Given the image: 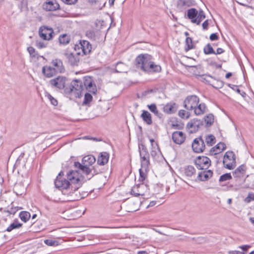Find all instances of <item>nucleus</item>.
<instances>
[{
  "instance_id": "nucleus-1",
  "label": "nucleus",
  "mask_w": 254,
  "mask_h": 254,
  "mask_svg": "<svg viewBox=\"0 0 254 254\" xmlns=\"http://www.w3.org/2000/svg\"><path fill=\"white\" fill-rule=\"evenodd\" d=\"M85 182L84 176H57L55 185L64 194L78 200L83 197L78 190Z\"/></svg>"
},
{
  "instance_id": "nucleus-2",
  "label": "nucleus",
  "mask_w": 254,
  "mask_h": 254,
  "mask_svg": "<svg viewBox=\"0 0 254 254\" xmlns=\"http://www.w3.org/2000/svg\"><path fill=\"white\" fill-rule=\"evenodd\" d=\"M134 181L135 185L130 191L131 194L134 196H141L143 198L147 199L155 193H159L161 190V185L157 184L153 192H150L148 189L146 176H135Z\"/></svg>"
},
{
  "instance_id": "nucleus-3",
  "label": "nucleus",
  "mask_w": 254,
  "mask_h": 254,
  "mask_svg": "<svg viewBox=\"0 0 254 254\" xmlns=\"http://www.w3.org/2000/svg\"><path fill=\"white\" fill-rule=\"evenodd\" d=\"M96 161L95 157L91 155L84 156L82 159V163L78 162H75L74 163L75 170H70L65 172V169L63 168L58 174V175H64L65 173L66 175H72L77 174H89L91 172L90 168Z\"/></svg>"
},
{
  "instance_id": "nucleus-4",
  "label": "nucleus",
  "mask_w": 254,
  "mask_h": 254,
  "mask_svg": "<svg viewBox=\"0 0 254 254\" xmlns=\"http://www.w3.org/2000/svg\"><path fill=\"white\" fill-rule=\"evenodd\" d=\"M187 16L191 23L199 25L205 18V14L202 10L198 11L195 8H191L188 10Z\"/></svg>"
},
{
  "instance_id": "nucleus-5",
  "label": "nucleus",
  "mask_w": 254,
  "mask_h": 254,
  "mask_svg": "<svg viewBox=\"0 0 254 254\" xmlns=\"http://www.w3.org/2000/svg\"><path fill=\"white\" fill-rule=\"evenodd\" d=\"M92 49V46L86 40L80 41L78 44L74 46V50L81 55H85L89 54Z\"/></svg>"
},
{
  "instance_id": "nucleus-6",
  "label": "nucleus",
  "mask_w": 254,
  "mask_h": 254,
  "mask_svg": "<svg viewBox=\"0 0 254 254\" xmlns=\"http://www.w3.org/2000/svg\"><path fill=\"white\" fill-rule=\"evenodd\" d=\"M83 90V85L81 80H73L70 84V92L73 93L76 97L79 98Z\"/></svg>"
},
{
  "instance_id": "nucleus-7",
  "label": "nucleus",
  "mask_w": 254,
  "mask_h": 254,
  "mask_svg": "<svg viewBox=\"0 0 254 254\" xmlns=\"http://www.w3.org/2000/svg\"><path fill=\"white\" fill-rule=\"evenodd\" d=\"M224 166L230 170L234 169L236 165L235 155L232 151H227L225 153L223 158Z\"/></svg>"
},
{
  "instance_id": "nucleus-8",
  "label": "nucleus",
  "mask_w": 254,
  "mask_h": 254,
  "mask_svg": "<svg viewBox=\"0 0 254 254\" xmlns=\"http://www.w3.org/2000/svg\"><path fill=\"white\" fill-rule=\"evenodd\" d=\"M39 34L42 39L49 41L53 37L54 31L52 28L42 26L39 28Z\"/></svg>"
},
{
  "instance_id": "nucleus-9",
  "label": "nucleus",
  "mask_w": 254,
  "mask_h": 254,
  "mask_svg": "<svg viewBox=\"0 0 254 254\" xmlns=\"http://www.w3.org/2000/svg\"><path fill=\"white\" fill-rule=\"evenodd\" d=\"M198 103L199 99L196 96H189L184 101V107L187 110H193Z\"/></svg>"
},
{
  "instance_id": "nucleus-10",
  "label": "nucleus",
  "mask_w": 254,
  "mask_h": 254,
  "mask_svg": "<svg viewBox=\"0 0 254 254\" xmlns=\"http://www.w3.org/2000/svg\"><path fill=\"white\" fill-rule=\"evenodd\" d=\"M202 126V122L200 120L194 119L188 123L187 128L190 133H192L196 132Z\"/></svg>"
},
{
  "instance_id": "nucleus-11",
  "label": "nucleus",
  "mask_w": 254,
  "mask_h": 254,
  "mask_svg": "<svg viewBox=\"0 0 254 254\" xmlns=\"http://www.w3.org/2000/svg\"><path fill=\"white\" fill-rule=\"evenodd\" d=\"M145 66L146 67V68H143V71L146 72H159L161 70V66L158 64H155L152 61V58L151 56L149 60H148Z\"/></svg>"
},
{
  "instance_id": "nucleus-12",
  "label": "nucleus",
  "mask_w": 254,
  "mask_h": 254,
  "mask_svg": "<svg viewBox=\"0 0 254 254\" xmlns=\"http://www.w3.org/2000/svg\"><path fill=\"white\" fill-rule=\"evenodd\" d=\"M64 55L70 64L72 65L77 64L79 61V55H81L80 54H78V52L75 50L74 52L66 51Z\"/></svg>"
},
{
  "instance_id": "nucleus-13",
  "label": "nucleus",
  "mask_w": 254,
  "mask_h": 254,
  "mask_svg": "<svg viewBox=\"0 0 254 254\" xmlns=\"http://www.w3.org/2000/svg\"><path fill=\"white\" fill-rule=\"evenodd\" d=\"M149 58H150V55L147 54L140 55L137 56L135 59L136 67L142 70H143V68H146L145 65L148 60H149Z\"/></svg>"
},
{
  "instance_id": "nucleus-14",
  "label": "nucleus",
  "mask_w": 254,
  "mask_h": 254,
  "mask_svg": "<svg viewBox=\"0 0 254 254\" xmlns=\"http://www.w3.org/2000/svg\"><path fill=\"white\" fill-rule=\"evenodd\" d=\"M204 142L201 137L196 138L194 139L192 143V148L196 153L202 152L205 149Z\"/></svg>"
},
{
  "instance_id": "nucleus-15",
  "label": "nucleus",
  "mask_w": 254,
  "mask_h": 254,
  "mask_svg": "<svg viewBox=\"0 0 254 254\" xmlns=\"http://www.w3.org/2000/svg\"><path fill=\"white\" fill-rule=\"evenodd\" d=\"M83 88L86 89L90 92L95 94L97 91L96 86L93 82V80L90 77L86 76L84 78Z\"/></svg>"
},
{
  "instance_id": "nucleus-16",
  "label": "nucleus",
  "mask_w": 254,
  "mask_h": 254,
  "mask_svg": "<svg viewBox=\"0 0 254 254\" xmlns=\"http://www.w3.org/2000/svg\"><path fill=\"white\" fill-rule=\"evenodd\" d=\"M66 78L64 76L58 77L50 80V84L54 87L59 89H63L65 84Z\"/></svg>"
},
{
  "instance_id": "nucleus-17",
  "label": "nucleus",
  "mask_w": 254,
  "mask_h": 254,
  "mask_svg": "<svg viewBox=\"0 0 254 254\" xmlns=\"http://www.w3.org/2000/svg\"><path fill=\"white\" fill-rule=\"evenodd\" d=\"M149 156L140 157L141 168L139 169V175H146L148 173Z\"/></svg>"
},
{
  "instance_id": "nucleus-18",
  "label": "nucleus",
  "mask_w": 254,
  "mask_h": 254,
  "mask_svg": "<svg viewBox=\"0 0 254 254\" xmlns=\"http://www.w3.org/2000/svg\"><path fill=\"white\" fill-rule=\"evenodd\" d=\"M60 5L56 0H47L43 4L44 8L47 11H54L59 8Z\"/></svg>"
},
{
  "instance_id": "nucleus-19",
  "label": "nucleus",
  "mask_w": 254,
  "mask_h": 254,
  "mask_svg": "<svg viewBox=\"0 0 254 254\" xmlns=\"http://www.w3.org/2000/svg\"><path fill=\"white\" fill-rule=\"evenodd\" d=\"M172 139L175 143L181 144L185 141L186 136L182 131H176L173 133Z\"/></svg>"
},
{
  "instance_id": "nucleus-20",
  "label": "nucleus",
  "mask_w": 254,
  "mask_h": 254,
  "mask_svg": "<svg viewBox=\"0 0 254 254\" xmlns=\"http://www.w3.org/2000/svg\"><path fill=\"white\" fill-rule=\"evenodd\" d=\"M195 2L194 0H179L177 2V7L181 10L185 9L188 7L194 5Z\"/></svg>"
},
{
  "instance_id": "nucleus-21",
  "label": "nucleus",
  "mask_w": 254,
  "mask_h": 254,
  "mask_svg": "<svg viewBox=\"0 0 254 254\" xmlns=\"http://www.w3.org/2000/svg\"><path fill=\"white\" fill-rule=\"evenodd\" d=\"M197 168L199 170H203V173L205 172L206 169V157L198 156L195 161Z\"/></svg>"
},
{
  "instance_id": "nucleus-22",
  "label": "nucleus",
  "mask_w": 254,
  "mask_h": 254,
  "mask_svg": "<svg viewBox=\"0 0 254 254\" xmlns=\"http://www.w3.org/2000/svg\"><path fill=\"white\" fill-rule=\"evenodd\" d=\"M52 67L56 70L57 73H62L64 70L63 63L61 60L55 59L52 62Z\"/></svg>"
},
{
  "instance_id": "nucleus-23",
  "label": "nucleus",
  "mask_w": 254,
  "mask_h": 254,
  "mask_svg": "<svg viewBox=\"0 0 254 254\" xmlns=\"http://www.w3.org/2000/svg\"><path fill=\"white\" fill-rule=\"evenodd\" d=\"M225 148L226 146L224 143L219 142L216 146L211 148L209 151V154L213 155L219 154L222 152Z\"/></svg>"
},
{
  "instance_id": "nucleus-24",
  "label": "nucleus",
  "mask_w": 254,
  "mask_h": 254,
  "mask_svg": "<svg viewBox=\"0 0 254 254\" xmlns=\"http://www.w3.org/2000/svg\"><path fill=\"white\" fill-rule=\"evenodd\" d=\"M42 72L44 75L48 77L51 78L54 76L57 72L51 66H44L42 68Z\"/></svg>"
},
{
  "instance_id": "nucleus-25",
  "label": "nucleus",
  "mask_w": 254,
  "mask_h": 254,
  "mask_svg": "<svg viewBox=\"0 0 254 254\" xmlns=\"http://www.w3.org/2000/svg\"><path fill=\"white\" fill-rule=\"evenodd\" d=\"M100 35V32L94 28H90L86 32V36L92 40H95Z\"/></svg>"
},
{
  "instance_id": "nucleus-26",
  "label": "nucleus",
  "mask_w": 254,
  "mask_h": 254,
  "mask_svg": "<svg viewBox=\"0 0 254 254\" xmlns=\"http://www.w3.org/2000/svg\"><path fill=\"white\" fill-rule=\"evenodd\" d=\"M185 36L187 37L185 41V50L186 51H188L194 48V44L191 38L188 37L189 34L188 32L185 33Z\"/></svg>"
},
{
  "instance_id": "nucleus-27",
  "label": "nucleus",
  "mask_w": 254,
  "mask_h": 254,
  "mask_svg": "<svg viewBox=\"0 0 254 254\" xmlns=\"http://www.w3.org/2000/svg\"><path fill=\"white\" fill-rule=\"evenodd\" d=\"M176 105L174 103H168L163 108L164 112L167 114H172L176 112Z\"/></svg>"
},
{
  "instance_id": "nucleus-28",
  "label": "nucleus",
  "mask_w": 254,
  "mask_h": 254,
  "mask_svg": "<svg viewBox=\"0 0 254 254\" xmlns=\"http://www.w3.org/2000/svg\"><path fill=\"white\" fill-rule=\"evenodd\" d=\"M141 118L147 125H150L152 124L151 115L148 111L143 110L141 115Z\"/></svg>"
},
{
  "instance_id": "nucleus-29",
  "label": "nucleus",
  "mask_w": 254,
  "mask_h": 254,
  "mask_svg": "<svg viewBox=\"0 0 254 254\" xmlns=\"http://www.w3.org/2000/svg\"><path fill=\"white\" fill-rule=\"evenodd\" d=\"M109 154L106 152L101 153V155L98 157L97 163L99 165H104L108 162Z\"/></svg>"
},
{
  "instance_id": "nucleus-30",
  "label": "nucleus",
  "mask_w": 254,
  "mask_h": 254,
  "mask_svg": "<svg viewBox=\"0 0 254 254\" xmlns=\"http://www.w3.org/2000/svg\"><path fill=\"white\" fill-rule=\"evenodd\" d=\"M27 51L30 55V57L33 60H38L41 56L39 55L38 52L36 51L35 49L32 47H29L27 48Z\"/></svg>"
},
{
  "instance_id": "nucleus-31",
  "label": "nucleus",
  "mask_w": 254,
  "mask_h": 254,
  "mask_svg": "<svg viewBox=\"0 0 254 254\" xmlns=\"http://www.w3.org/2000/svg\"><path fill=\"white\" fill-rule=\"evenodd\" d=\"M193 110L195 115H202L205 111V106L204 104H198V105L194 108Z\"/></svg>"
},
{
  "instance_id": "nucleus-32",
  "label": "nucleus",
  "mask_w": 254,
  "mask_h": 254,
  "mask_svg": "<svg viewBox=\"0 0 254 254\" xmlns=\"http://www.w3.org/2000/svg\"><path fill=\"white\" fill-rule=\"evenodd\" d=\"M151 145V155L155 157L160 154V151L157 143H154Z\"/></svg>"
},
{
  "instance_id": "nucleus-33",
  "label": "nucleus",
  "mask_w": 254,
  "mask_h": 254,
  "mask_svg": "<svg viewBox=\"0 0 254 254\" xmlns=\"http://www.w3.org/2000/svg\"><path fill=\"white\" fill-rule=\"evenodd\" d=\"M30 214L27 211H22L19 214V217L21 220L24 222H26L30 218Z\"/></svg>"
},
{
  "instance_id": "nucleus-34",
  "label": "nucleus",
  "mask_w": 254,
  "mask_h": 254,
  "mask_svg": "<svg viewBox=\"0 0 254 254\" xmlns=\"http://www.w3.org/2000/svg\"><path fill=\"white\" fill-rule=\"evenodd\" d=\"M22 226V224L20 223L18 221H15L12 223H11L9 226H8L7 229L6 231L7 232H10L13 229H17L21 227Z\"/></svg>"
},
{
  "instance_id": "nucleus-35",
  "label": "nucleus",
  "mask_w": 254,
  "mask_h": 254,
  "mask_svg": "<svg viewBox=\"0 0 254 254\" xmlns=\"http://www.w3.org/2000/svg\"><path fill=\"white\" fill-rule=\"evenodd\" d=\"M59 40L61 44L63 45H66L69 43L70 38L67 35L64 34L60 36Z\"/></svg>"
},
{
  "instance_id": "nucleus-36",
  "label": "nucleus",
  "mask_w": 254,
  "mask_h": 254,
  "mask_svg": "<svg viewBox=\"0 0 254 254\" xmlns=\"http://www.w3.org/2000/svg\"><path fill=\"white\" fill-rule=\"evenodd\" d=\"M147 107L149 110L152 113H153L156 116H159V112L157 110L156 106L155 104H153L151 105H147Z\"/></svg>"
},
{
  "instance_id": "nucleus-37",
  "label": "nucleus",
  "mask_w": 254,
  "mask_h": 254,
  "mask_svg": "<svg viewBox=\"0 0 254 254\" xmlns=\"http://www.w3.org/2000/svg\"><path fill=\"white\" fill-rule=\"evenodd\" d=\"M89 2L92 5H94L96 8L101 9L105 6V2L103 1L102 3H100L98 5H97V1L96 0H89Z\"/></svg>"
},
{
  "instance_id": "nucleus-38",
  "label": "nucleus",
  "mask_w": 254,
  "mask_h": 254,
  "mask_svg": "<svg viewBox=\"0 0 254 254\" xmlns=\"http://www.w3.org/2000/svg\"><path fill=\"white\" fill-rule=\"evenodd\" d=\"M246 166L244 165H242L235 170V173L236 174H243L246 173Z\"/></svg>"
},
{
  "instance_id": "nucleus-39",
  "label": "nucleus",
  "mask_w": 254,
  "mask_h": 254,
  "mask_svg": "<svg viewBox=\"0 0 254 254\" xmlns=\"http://www.w3.org/2000/svg\"><path fill=\"white\" fill-rule=\"evenodd\" d=\"M126 67L125 64L122 63H119L117 64L115 70L117 72H124V68Z\"/></svg>"
},
{
  "instance_id": "nucleus-40",
  "label": "nucleus",
  "mask_w": 254,
  "mask_h": 254,
  "mask_svg": "<svg viewBox=\"0 0 254 254\" xmlns=\"http://www.w3.org/2000/svg\"><path fill=\"white\" fill-rule=\"evenodd\" d=\"M44 243L49 246H55L59 245V243L57 241L53 239L45 240Z\"/></svg>"
},
{
  "instance_id": "nucleus-41",
  "label": "nucleus",
  "mask_w": 254,
  "mask_h": 254,
  "mask_svg": "<svg viewBox=\"0 0 254 254\" xmlns=\"http://www.w3.org/2000/svg\"><path fill=\"white\" fill-rule=\"evenodd\" d=\"M216 143L215 137L213 135H207V144L212 146Z\"/></svg>"
},
{
  "instance_id": "nucleus-42",
  "label": "nucleus",
  "mask_w": 254,
  "mask_h": 254,
  "mask_svg": "<svg viewBox=\"0 0 254 254\" xmlns=\"http://www.w3.org/2000/svg\"><path fill=\"white\" fill-rule=\"evenodd\" d=\"M46 97L48 99V100L51 102V103L54 106H57L58 105L57 100L54 98L49 93H46Z\"/></svg>"
},
{
  "instance_id": "nucleus-43",
  "label": "nucleus",
  "mask_w": 254,
  "mask_h": 254,
  "mask_svg": "<svg viewBox=\"0 0 254 254\" xmlns=\"http://www.w3.org/2000/svg\"><path fill=\"white\" fill-rule=\"evenodd\" d=\"M195 169L192 166H189L185 169L186 175H193L195 173Z\"/></svg>"
},
{
  "instance_id": "nucleus-44",
  "label": "nucleus",
  "mask_w": 254,
  "mask_h": 254,
  "mask_svg": "<svg viewBox=\"0 0 254 254\" xmlns=\"http://www.w3.org/2000/svg\"><path fill=\"white\" fill-rule=\"evenodd\" d=\"M141 202V201H140L139 202L133 203L132 206H131L130 208H127V211L128 212H133L136 211L138 210L139 205Z\"/></svg>"
},
{
  "instance_id": "nucleus-45",
  "label": "nucleus",
  "mask_w": 254,
  "mask_h": 254,
  "mask_svg": "<svg viewBox=\"0 0 254 254\" xmlns=\"http://www.w3.org/2000/svg\"><path fill=\"white\" fill-rule=\"evenodd\" d=\"M92 100V96L89 93H86L84 95V99L83 101L84 104H87L89 103Z\"/></svg>"
},
{
  "instance_id": "nucleus-46",
  "label": "nucleus",
  "mask_w": 254,
  "mask_h": 254,
  "mask_svg": "<svg viewBox=\"0 0 254 254\" xmlns=\"http://www.w3.org/2000/svg\"><path fill=\"white\" fill-rule=\"evenodd\" d=\"M214 115L212 114L207 115V127L210 126L214 122Z\"/></svg>"
},
{
  "instance_id": "nucleus-47",
  "label": "nucleus",
  "mask_w": 254,
  "mask_h": 254,
  "mask_svg": "<svg viewBox=\"0 0 254 254\" xmlns=\"http://www.w3.org/2000/svg\"><path fill=\"white\" fill-rule=\"evenodd\" d=\"M244 201L246 203H250L252 201H254V193H249Z\"/></svg>"
},
{
  "instance_id": "nucleus-48",
  "label": "nucleus",
  "mask_w": 254,
  "mask_h": 254,
  "mask_svg": "<svg viewBox=\"0 0 254 254\" xmlns=\"http://www.w3.org/2000/svg\"><path fill=\"white\" fill-rule=\"evenodd\" d=\"M179 116L183 119H188L189 117L188 112L185 110H181L179 112Z\"/></svg>"
},
{
  "instance_id": "nucleus-49",
  "label": "nucleus",
  "mask_w": 254,
  "mask_h": 254,
  "mask_svg": "<svg viewBox=\"0 0 254 254\" xmlns=\"http://www.w3.org/2000/svg\"><path fill=\"white\" fill-rule=\"evenodd\" d=\"M207 83H209V84L212 85L213 87L216 88H221L223 85L222 82L221 81H216V84H211L210 83L209 81L207 80Z\"/></svg>"
},
{
  "instance_id": "nucleus-50",
  "label": "nucleus",
  "mask_w": 254,
  "mask_h": 254,
  "mask_svg": "<svg viewBox=\"0 0 254 254\" xmlns=\"http://www.w3.org/2000/svg\"><path fill=\"white\" fill-rule=\"evenodd\" d=\"M149 154L148 152L147 151L146 149L144 148V147H142V148L140 150V156L143 157L144 156H148Z\"/></svg>"
},
{
  "instance_id": "nucleus-51",
  "label": "nucleus",
  "mask_w": 254,
  "mask_h": 254,
  "mask_svg": "<svg viewBox=\"0 0 254 254\" xmlns=\"http://www.w3.org/2000/svg\"><path fill=\"white\" fill-rule=\"evenodd\" d=\"M213 54L216 55V52L213 50L212 47L209 44H207V55Z\"/></svg>"
},
{
  "instance_id": "nucleus-52",
  "label": "nucleus",
  "mask_w": 254,
  "mask_h": 254,
  "mask_svg": "<svg viewBox=\"0 0 254 254\" xmlns=\"http://www.w3.org/2000/svg\"><path fill=\"white\" fill-rule=\"evenodd\" d=\"M231 178V176H221L219 179V181L220 182H222L225 181L230 180Z\"/></svg>"
},
{
  "instance_id": "nucleus-53",
  "label": "nucleus",
  "mask_w": 254,
  "mask_h": 254,
  "mask_svg": "<svg viewBox=\"0 0 254 254\" xmlns=\"http://www.w3.org/2000/svg\"><path fill=\"white\" fill-rule=\"evenodd\" d=\"M36 45L37 48L39 49H42L45 48L46 47V45L45 43L41 41H37L36 43Z\"/></svg>"
},
{
  "instance_id": "nucleus-54",
  "label": "nucleus",
  "mask_w": 254,
  "mask_h": 254,
  "mask_svg": "<svg viewBox=\"0 0 254 254\" xmlns=\"http://www.w3.org/2000/svg\"><path fill=\"white\" fill-rule=\"evenodd\" d=\"M228 86L232 88L233 90L236 91L238 93H240V90L238 88V86L235 85H232L231 84H228Z\"/></svg>"
},
{
  "instance_id": "nucleus-55",
  "label": "nucleus",
  "mask_w": 254,
  "mask_h": 254,
  "mask_svg": "<svg viewBox=\"0 0 254 254\" xmlns=\"http://www.w3.org/2000/svg\"><path fill=\"white\" fill-rule=\"evenodd\" d=\"M218 35L217 34V33H212L210 36V39L211 41L216 40L218 39Z\"/></svg>"
},
{
  "instance_id": "nucleus-56",
  "label": "nucleus",
  "mask_w": 254,
  "mask_h": 254,
  "mask_svg": "<svg viewBox=\"0 0 254 254\" xmlns=\"http://www.w3.org/2000/svg\"><path fill=\"white\" fill-rule=\"evenodd\" d=\"M64 3L68 4H73L77 1V0H62Z\"/></svg>"
},
{
  "instance_id": "nucleus-57",
  "label": "nucleus",
  "mask_w": 254,
  "mask_h": 254,
  "mask_svg": "<svg viewBox=\"0 0 254 254\" xmlns=\"http://www.w3.org/2000/svg\"><path fill=\"white\" fill-rule=\"evenodd\" d=\"M206 180V176H197V179H196V181H204Z\"/></svg>"
},
{
  "instance_id": "nucleus-58",
  "label": "nucleus",
  "mask_w": 254,
  "mask_h": 254,
  "mask_svg": "<svg viewBox=\"0 0 254 254\" xmlns=\"http://www.w3.org/2000/svg\"><path fill=\"white\" fill-rule=\"evenodd\" d=\"M250 248L249 245H243L239 247V248L242 250L243 251H247Z\"/></svg>"
},
{
  "instance_id": "nucleus-59",
  "label": "nucleus",
  "mask_w": 254,
  "mask_h": 254,
  "mask_svg": "<svg viewBox=\"0 0 254 254\" xmlns=\"http://www.w3.org/2000/svg\"><path fill=\"white\" fill-rule=\"evenodd\" d=\"M229 254H244V252L239 251H230L228 252Z\"/></svg>"
},
{
  "instance_id": "nucleus-60",
  "label": "nucleus",
  "mask_w": 254,
  "mask_h": 254,
  "mask_svg": "<svg viewBox=\"0 0 254 254\" xmlns=\"http://www.w3.org/2000/svg\"><path fill=\"white\" fill-rule=\"evenodd\" d=\"M224 50H223L222 48H218L216 52V55L222 54L224 53Z\"/></svg>"
},
{
  "instance_id": "nucleus-61",
  "label": "nucleus",
  "mask_w": 254,
  "mask_h": 254,
  "mask_svg": "<svg viewBox=\"0 0 254 254\" xmlns=\"http://www.w3.org/2000/svg\"><path fill=\"white\" fill-rule=\"evenodd\" d=\"M156 204V202L155 201H152L150 202V203L147 205V207H152L154 206Z\"/></svg>"
},
{
  "instance_id": "nucleus-62",
  "label": "nucleus",
  "mask_w": 254,
  "mask_h": 254,
  "mask_svg": "<svg viewBox=\"0 0 254 254\" xmlns=\"http://www.w3.org/2000/svg\"><path fill=\"white\" fill-rule=\"evenodd\" d=\"M182 181V179L179 176H177V178H175V181L176 183H177V182L179 183L180 182Z\"/></svg>"
},
{
  "instance_id": "nucleus-63",
  "label": "nucleus",
  "mask_w": 254,
  "mask_h": 254,
  "mask_svg": "<svg viewBox=\"0 0 254 254\" xmlns=\"http://www.w3.org/2000/svg\"><path fill=\"white\" fill-rule=\"evenodd\" d=\"M20 161V160H17L16 161V164L15 165V169H16V168L18 169L19 168L20 166H19V163Z\"/></svg>"
},
{
  "instance_id": "nucleus-64",
  "label": "nucleus",
  "mask_w": 254,
  "mask_h": 254,
  "mask_svg": "<svg viewBox=\"0 0 254 254\" xmlns=\"http://www.w3.org/2000/svg\"><path fill=\"white\" fill-rule=\"evenodd\" d=\"M137 254H148L147 252L145 251H139L137 253Z\"/></svg>"
}]
</instances>
